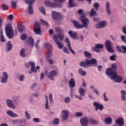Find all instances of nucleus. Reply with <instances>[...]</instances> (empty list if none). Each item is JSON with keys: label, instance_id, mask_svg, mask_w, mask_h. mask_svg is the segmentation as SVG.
<instances>
[{"label": "nucleus", "instance_id": "nucleus-27", "mask_svg": "<svg viewBox=\"0 0 126 126\" xmlns=\"http://www.w3.org/2000/svg\"><path fill=\"white\" fill-rule=\"evenodd\" d=\"M55 37H57V40L59 39L61 41H63V39H64V35L63 33H59L57 35H53V39L54 41H55Z\"/></svg>", "mask_w": 126, "mask_h": 126}, {"label": "nucleus", "instance_id": "nucleus-56", "mask_svg": "<svg viewBox=\"0 0 126 126\" xmlns=\"http://www.w3.org/2000/svg\"><path fill=\"white\" fill-rule=\"evenodd\" d=\"M47 63H49V64H54V61L52 59H48L46 60Z\"/></svg>", "mask_w": 126, "mask_h": 126}, {"label": "nucleus", "instance_id": "nucleus-52", "mask_svg": "<svg viewBox=\"0 0 126 126\" xmlns=\"http://www.w3.org/2000/svg\"><path fill=\"white\" fill-rule=\"evenodd\" d=\"M11 6L12 7H14L15 8H16L17 7V4L16 1H12L11 3Z\"/></svg>", "mask_w": 126, "mask_h": 126}, {"label": "nucleus", "instance_id": "nucleus-29", "mask_svg": "<svg viewBox=\"0 0 126 126\" xmlns=\"http://www.w3.org/2000/svg\"><path fill=\"white\" fill-rule=\"evenodd\" d=\"M6 114L11 118H17L18 117V115L16 114V113H13V111L11 110L7 111Z\"/></svg>", "mask_w": 126, "mask_h": 126}, {"label": "nucleus", "instance_id": "nucleus-15", "mask_svg": "<svg viewBox=\"0 0 126 126\" xmlns=\"http://www.w3.org/2000/svg\"><path fill=\"white\" fill-rule=\"evenodd\" d=\"M7 80H8V74L6 72H3L1 78L0 82L3 84L7 83Z\"/></svg>", "mask_w": 126, "mask_h": 126}, {"label": "nucleus", "instance_id": "nucleus-53", "mask_svg": "<svg viewBox=\"0 0 126 126\" xmlns=\"http://www.w3.org/2000/svg\"><path fill=\"white\" fill-rule=\"evenodd\" d=\"M1 33H2V34L0 36V41L1 42L4 43V42H5L4 36H3V35H2V32H1Z\"/></svg>", "mask_w": 126, "mask_h": 126}, {"label": "nucleus", "instance_id": "nucleus-1", "mask_svg": "<svg viewBox=\"0 0 126 126\" xmlns=\"http://www.w3.org/2000/svg\"><path fill=\"white\" fill-rule=\"evenodd\" d=\"M80 66L81 67L88 68L89 66H96L97 60L93 58L91 60L86 59L85 61H81L80 62Z\"/></svg>", "mask_w": 126, "mask_h": 126}, {"label": "nucleus", "instance_id": "nucleus-17", "mask_svg": "<svg viewBox=\"0 0 126 126\" xmlns=\"http://www.w3.org/2000/svg\"><path fill=\"white\" fill-rule=\"evenodd\" d=\"M52 16L54 20H60L61 13L56 11H53Z\"/></svg>", "mask_w": 126, "mask_h": 126}, {"label": "nucleus", "instance_id": "nucleus-31", "mask_svg": "<svg viewBox=\"0 0 126 126\" xmlns=\"http://www.w3.org/2000/svg\"><path fill=\"white\" fill-rule=\"evenodd\" d=\"M68 83L70 88H74L75 87V80L74 78H71Z\"/></svg>", "mask_w": 126, "mask_h": 126}, {"label": "nucleus", "instance_id": "nucleus-22", "mask_svg": "<svg viewBox=\"0 0 126 126\" xmlns=\"http://www.w3.org/2000/svg\"><path fill=\"white\" fill-rule=\"evenodd\" d=\"M72 23L74 24V27L77 29H82L83 28V25L79 24V22L76 20H73Z\"/></svg>", "mask_w": 126, "mask_h": 126}, {"label": "nucleus", "instance_id": "nucleus-44", "mask_svg": "<svg viewBox=\"0 0 126 126\" xmlns=\"http://www.w3.org/2000/svg\"><path fill=\"white\" fill-rule=\"evenodd\" d=\"M27 39V35L26 33H23L21 36V40H22L23 41H25Z\"/></svg>", "mask_w": 126, "mask_h": 126}, {"label": "nucleus", "instance_id": "nucleus-16", "mask_svg": "<svg viewBox=\"0 0 126 126\" xmlns=\"http://www.w3.org/2000/svg\"><path fill=\"white\" fill-rule=\"evenodd\" d=\"M65 42L68 44L67 47L68 48L69 51H70V53L73 54L74 56H75V52H74V50H72V48H71V46L70 45V41L69 40V39H68V37L65 38Z\"/></svg>", "mask_w": 126, "mask_h": 126}, {"label": "nucleus", "instance_id": "nucleus-48", "mask_svg": "<svg viewBox=\"0 0 126 126\" xmlns=\"http://www.w3.org/2000/svg\"><path fill=\"white\" fill-rule=\"evenodd\" d=\"M99 4L98 2H95L94 4V7L95 10H98L99 9Z\"/></svg>", "mask_w": 126, "mask_h": 126}, {"label": "nucleus", "instance_id": "nucleus-4", "mask_svg": "<svg viewBox=\"0 0 126 126\" xmlns=\"http://www.w3.org/2000/svg\"><path fill=\"white\" fill-rule=\"evenodd\" d=\"M45 76L48 77L49 79H51V80H55V78H54V76H58V75H59L58 72H57V71L56 70L51 71L50 72V73L48 71H45Z\"/></svg>", "mask_w": 126, "mask_h": 126}, {"label": "nucleus", "instance_id": "nucleus-6", "mask_svg": "<svg viewBox=\"0 0 126 126\" xmlns=\"http://www.w3.org/2000/svg\"><path fill=\"white\" fill-rule=\"evenodd\" d=\"M33 32L37 35H41V25L37 22H35L33 25Z\"/></svg>", "mask_w": 126, "mask_h": 126}, {"label": "nucleus", "instance_id": "nucleus-54", "mask_svg": "<svg viewBox=\"0 0 126 126\" xmlns=\"http://www.w3.org/2000/svg\"><path fill=\"white\" fill-rule=\"evenodd\" d=\"M25 116H26V118H27V120H30V115L29 114H28V112H27V111H25Z\"/></svg>", "mask_w": 126, "mask_h": 126}, {"label": "nucleus", "instance_id": "nucleus-7", "mask_svg": "<svg viewBox=\"0 0 126 126\" xmlns=\"http://www.w3.org/2000/svg\"><path fill=\"white\" fill-rule=\"evenodd\" d=\"M44 3L46 5L50 6V7H62V6H63V5L58 2H55L50 1H45Z\"/></svg>", "mask_w": 126, "mask_h": 126}, {"label": "nucleus", "instance_id": "nucleus-58", "mask_svg": "<svg viewBox=\"0 0 126 126\" xmlns=\"http://www.w3.org/2000/svg\"><path fill=\"white\" fill-rule=\"evenodd\" d=\"M24 80V75L22 74L19 77V81H23Z\"/></svg>", "mask_w": 126, "mask_h": 126}, {"label": "nucleus", "instance_id": "nucleus-55", "mask_svg": "<svg viewBox=\"0 0 126 126\" xmlns=\"http://www.w3.org/2000/svg\"><path fill=\"white\" fill-rule=\"evenodd\" d=\"M64 102L66 103H69V102H70V97H66L64 99Z\"/></svg>", "mask_w": 126, "mask_h": 126}, {"label": "nucleus", "instance_id": "nucleus-13", "mask_svg": "<svg viewBox=\"0 0 126 126\" xmlns=\"http://www.w3.org/2000/svg\"><path fill=\"white\" fill-rule=\"evenodd\" d=\"M26 44L28 46H31L32 48H34V46H35V40L32 36H30L29 39L26 41Z\"/></svg>", "mask_w": 126, "mask_h": 126}, {"label": "nucleus", "instance_id": "nucleus-40", "mask_svg": "<svg viewBox=\"0 0 126 126\" xmlns=\"http://www.w3.org/2000/svg\"><path fill=\"white\" fill-rule=\"evenodd\" d=\"M96 12L94 10V8H92L90 12V16H95L96 15Z\"/></svg>", "mask_w": 126, "mask_h": 126}, {"label": "nucleus", "instance_id": "nucleus-3", "mask_svg": "<svg viewBox=\"0 0 126 126\" xmlns=\"http://www.w3.org/2000/svg\"><path fill=\"white\" fill-rule=\"evenodd\" d=\"M117 69H118V66L117 64L113 63L111 65V67H108L106 69L105 73L108 76L113 75V73H118L117 72Z\"/></svg>", "mask_w": 126, "mask_h": 126}, {"label": "nucleus", "instance_id": "nucleus-60", "mask_svg": "<svg viewBox=\"0 0 126 126\" xmlns=\"http://www.w3.org/2000/svg\"><path fill=\"white\" fill-rule=\"evenodd\" d=\"M33 122H34V123H39L40 122V119H39V118H33Z\"/></svg>", "mask_w": 126, "mask_h": 126}, {"label": "nucleus", "instance_id": "nucleus-28", "mask_svg": "<svg viewBox=\"0 0 126 126\" xmlns=\"http://www.w3.org/2000/svg\"><path fill=\"white\" fill-rule=\"evenodd\" d=\"M54 38V42L56 45H58L59 49H63V44L60 43V40L57 39L56 36H55Z\"/></svg>", "mask_w": 126, "mask_h": 126}, {"label": "nucleus", "instance_id": "nucleus-30", "mask_svg": "<svg viewBox=\"0 0 126 126\" xmlns=\"http://www.w3.org/2000/svg\"><path fill=\"white\" fill-rule=\"evenodd\" d=\"M116 125H119V126H124V121L122 118H118L116 121Z\"/></svg>", "mask_w": 126, "mask_h": 126}, {"label": "nucleus", "instance_id": "nucleus-14", "mask_svg": "<svg viewBox=\"0 0 126 126\" xmlns=\"http://www.w3.org/2000/svg\"><path fill=\"white\" fill-rule=\"evenodd\" d=\"M107 26V22L106 21H102L98 24H96L95 25L96 29H102V28H105Z\"/></svg>", "mask_w": 126, "mask_h": 126}, {"label": "nucleus", "instance_id": "nucleus-19", "mask_svg": "<svg viewBox=\"0 0 126 126\" xmlns=\"http://www.w3.org/2000/svg\"><path fill=\"white\" fill-rule=\"evenodd\" d=\"M80 122L82 126H88V118L86 116L81 119Z\"/></svg>", "mask_w": 126, "mask_h": 126}, {"label": "nucleus", "instance_id": "nucleus-34", "mask_svg": "<svg viewBox=\"0 0 126 126\" xmlns=\"http://www.w3.org/2000/svg\"><path fill=\"white\" fill-rule=\"evenodd\" d=\"M55 30L56 31V33H58V34H62L63 33V30L60 27L56 28Z\"/></svg>", "mask_w": 126, "mask_h": 126}, {"label": "nucleus", "instance_id": "nucleus-59", "mask_svg": "<svg viewBox=\"0 0 126 126\" xmlns=\"http://www.w3.org/2000/svg\"><path fill=\"white\" fill-rule=\"evenodd\" d=\"M49 100L50 101V102L52 103L53 102V94H49Z\"/></svg>", "mask_w": 126, "mask_h": 126}, {"label": "nucleus", "instance_id": "nucleus-43", "mask_svg": "<svg viewBox=\"0 0 126 126\" xmlns=\"http://www.w3.org/2000/svg\"><path fill=\"white\" fill-rule=\"evenodd\" d=\"M52 51H49L48 53L46 54V60H49L50 59H51V58H52V55L51 54Z\"/></svg>", "mask_w": 126, "mask_h": 126}, {"label": "nucleus", "instance_id": "nucleus-32", "mask_svg": "<svg viewBox=\"0 0 126 126\" xmlns=\"http://www.w3.org/2000/svg\"><path fill=\"white\" fill-rule=\"evenodd\" d=\"M20 56L22 57V58H26L27 55L25 54V49L22 48L20 51Z\"/></svg>", "mask_w": 126, "mask_h": 126}, {"label": "nucleus", "instance_id": "nucleus-35", "mask_svg": "<svg viewBox=\"0 0 126 126\" xmlns=\"http://www.w3.org/2000/svg\"><path fill=\"white\" fill-rule=\"evenodd\" d=\"M79 93L80 96H85V90L82 88H80L79 89Z\"/></svg>", "mask_w": 126, "mask_h": 126}, {"label": "nucleus", "instance_id": "nucleus-2", "mask_svg": "<svg viewBox=\"0 0 126 126\" xmlns=\"http://www.w3.org/2000/svg\"><path fill=\"white\" fill-rule=\"evenodd\" d=\"M5 31L6 32V35L7 37L9 38V39H12V38H13V36H14V32L11 24H8L6 25Z\"/></svg>", "mask_w": 126, "mask_h": 126}, {"label": "nucleus", "instance_id": "nucleus-46", "mask_svg": "<svg viewBox=\"0 0 126 126\" xmlns=\"http://www.w3.org/2000/svg\"><path fill=\"white\" fill-rule=\"evenodd\" d=\"M54 125H59L60 124V119L59 118H55L53 122Z\"/></svg>", "mask_w": 126, "mask_h": 126}, {"label": "nucleus", "instance_id": "nucleus-50", "mask_svg": "<svg viewBox=\"0 0 126 126\" xmlns=\"http://www.w3.org/2000/svg\"><path fill=\"white\" fill-rule=\"evenodd\" d=\"M39 11L40 12L42 13L43 14H46V11H45V8L44 7H41L39 8Z\"/></svg>", "mask_w": 126, "mask_h": 126}, {"label": "nucleus", "instance_id": "nucleus-26", "mask_svg": "<svg viewBox=\"0 0 126 126\" xmlns=\"http://www.w3.org/2000/svg\"><path fill=\"white\" fill-rule=\"evenodd\" d=\"M13 48V46L11 43V41H8V42L6 44V52H9V51H11Z\"/></svg>", "mask_w": 126, "mask_h": 126}, {"label": "nucleus", "instance_id": "nucleus-9", "mask_svg": "<svg viewBox=\"0 0 126 126\" xmlns=\"http://www.w3.org/2000/svg\"><path fill=\"white\" fill-rule=\"evenodd\" d=\"M81 21L82 23L83 28H88V24H89V19L83 15L80 17Z\"/></svg>", "mask_w": 126, "mask_h": 126}, {"label": "nucleus", "instance_id": "nucleus-11", "mask_svg": "<svg viewBox=\"0 0 126 126\" xmlns=\"http://www.w3.org/2000/svg\"><path fill=\"white\" fill-rule=\"evenodd\" d=\"M104 45L101 43H98L94 45V47H92V50L93 52H96V53H100V50L99 49H103Z\"/></svg>", "mask_w": 126, "mask_h": 126}, {"label": "nucleus", "instance_id": "nucleus-5", "mask_svg": "<svg viewBox=\"0 0 126 126\" xmlns=\"http://www.w3.org/2000/svg\"><path fill=\"white\" fill-rule=\"evenodd\" d=\"M111 80H116V82L121 83L123 81V77L118 75V73H113L112 75L109 76Z\"/></svg>", "mask_w": 126, "mask_h": 126}, {"label": "nucleus", "instance_id": "nucleus-63", "mask_svg": "<svg viewBox=\"0 0 126 126\" xmlns=\"http://www.w3.org/2000/svg\"><path fill=\"white\" fill-rule=\"evenodd\" d=\"M103 98H104V101H109V98H107V97H106V93H104L103 94Z\"/></svg>", "mask_w": 126, "mask_h": 126}, {"label": "nucleus", "instance_id": "nucleus-38", "mask_svg": "<svg viewBox=\"0 0 126 126\" xmlns=\"http://www.w3.org/2000/svg\"><path fill=\"white\" fill-rule=\"evenodd\" d=\"M78 72L79 74H81L82 76H85V75H86V71L83 70L82 68L79 69Z\"/></svg>", "mask_w": 126, "mask_h": 126}, {"label": "nucleus", "instance_id": "nucleus-20", "mask_svg": "<svg viewBox=\"0 0 126 126\" xmlns=\"http://www.w3.org/2000/svg\"><path fill=\"white\" fill-rule=\"evenodd\" d=\"M116 50L118 51V52H121V53H123L124 54H126V46H125L124 45L121 46L120 47L119 45H116Z\"/></svg>", "mask_w": 126, "mask_h": 126}, {"label": "nucleus", "instance_id": "nucleus-25", "mask_svg": "<svg viewBox=\"0 0 126 126\" xmlns=\"http://www.w3.org/2000/svg\"><path fill=\"white\" fill-rule=\"evenodd\" d=\"M29 64L31 66V71H30L29 73V74H32L35 71V63L32 61H31L29 63Z\"/></svg>", "mask_w": 126, "mask_h": 126}, {"label": "nucleus", "instance_id": "nucleus-41", "mask_svg": "<svg viewBox=\"0 0 126 126\" xmlns=\"http://www.w3.org/2000/svg\"><path fill=\"white\" fill-rule=\"evenodd\" d=\"M68 4V7H69L70 8L71 7H74V6H75L74 4L73 3V0H69Z\"/></svg>", "mask_w": 126, "mask_h": 126}, {"label": "nucleus", "instance_id": "nucleus-51", "mask_svg": "<svg viewBox=\"0 0 126 126\" xmlns=\"http://www.w3.org/2000/svg\"><path fill=\"white\" fill-rule=\"evenodd\" d=\"M1 7H2V10L5 11V10H7V9H8V7H7V6L4 4L2 5Z\"/></svg>", "mask_w": 126, "mask_h": 126}, {"label": "nucleus", "instance_id": "nucleus-57", "mask_svg": "<svg viewBox=\"0 0 126 126\" xmlns=\"http://www.w3.org/2000/svg\"><path fill=\"white\" fill-rule=\"evenodd\" d=\"M121 40H122V41L126 44V36L125 35L121 36Z\"/></svg>", "mask_w": 126, "mask_h": 126}, {"label": "nucleus", "instance_id": "nucleus-64", "mask_svg": "<svg viewBox=\"0 0 126 126\" xmlns=\"http://www.w3.org/2000/svg\"><path fill=\"white\" fill-rule=\"evenodd\" d=\"M122 31L123 33H124V34H126V26H124L122 28Z\"/></svg>", "mask_w": 126, "mask_h": 126}, {"label": "nucleus", "instance_id": "nucleus-12", "mask_svg": "<svg viewBox=\"0 0 126 126\" xmlns=\"http://www.w3.org/2000/svg\"><path fill=\"white\" fill-rule=\"evenodd\" d=\"M93 105L94 106L95 112H97L98 110H99V111H103L104 110V105L96 101L94 102Z\"/></svg>", "mask_w": 126, "mask_h": 126}, {"label": "nucleus", "instance_id": "nucleus-37", "mask_svg": "<svg viewBox=\"0 0 126 126\" xmlns=\"http://www.w3.org/2000/svg\"><path fill=\"white\" fill-rule=\"evenodd\" d=\"M121 98L122 100L125 101L126 100V91H121Z\"/></svg>", "mask_w": 126, "mask_h": 126}, {"label": "nucleus", "instance_id": "nucleus-21", "mask_svg": "<svg viewBox=\"0 0 126 126\" xmlns=\"http://www.w3.org/2000/svg\"><path fill=\"white\" fill-rule=\"evenodd\" d=\"M105 10L108 15L112 13V10H111V4L109 1L106 2L105 3Z\"/></svg>", "mask_w": 126, "mask_h": 126}, {"label": "nucleus", "instance_id": "nucleus-61", "mask_svg": "<svg viewBox=\"0 0 126 126\" xmlns=\"http://www.w3.org/2000/svg\"><path fill=\"white\" fill-rule=\"evenodd\" d=\"M63 52L64 53H66V54H69V51H68V50H67L66 47H64Z\"/></svg>", "mask_w": 126, "mask_h": 126}, {"label": "nucleus", "instance_id": "nucleus-49", "mask_svg": "<svg viewBox=\"0 0 126 126\" xmlns=\"http://www.w3.org/2000/svg\"><path fill=\"white\" fill-rule=\"evenodd\" d=\"M117 57V56H116V55L113 54L112 56H111L109 58L110 61H116V58Z\"/></svg>", "mask_w": 126, "mask_h": 126}, {"label": "nucleus", "instance_id": "nucleus-62", "mask_svg": "<svg viewBox=\"0 0 126 126\" xmlns=\"http://www.w3.org/2000/svg\"><path fill=\"white\" fill-rule=\"evenodd\" d=\"M37 85V83H33L32 86L31 87V89H32V90H33V89H34V88Z\"/></svg>", "mask_w": 126, "mask_h": 126}, {"label": "nucleus", "instance_id": "nucleus-10", "mask_svg": "<svg viewBox=\"0 0 126 126\" xmlns=\"http://www.w3.org/2000/svg\"><path fill=\"white\" fill-rule=\"evenodd\" d=\"M105 48L109 53H114V50L112 48L111 41L106 40L105 42Z\"/></svg>", "mask_w": 126, "mask_h": 126}, {"label": "nucleus", "instance_id": "nucleus-8", "mask_svg": "<svg viewBox=\"0 0 126 126\" xmlns=\"http://www.w3.org/2000/svg\"><path fill=\"white\" fill-rule=\"evenodd\" d=\"M35 0H25L26 3L29 4L28 6V11L29 14H33V8L32 4L35 2Z\"/></svg>", "mask_w": 126, "mask_h": 126}, {"label": "nucleus", "instance_id": "nucleus-47", "mask_svg": "<svg viewBox=\"0 0 126 126\" xmlns=\"http://www.w3.org/2000/svg\"><path fill=\"white\" fill-rule=\"evenodd\" d=\"M90 122L91 124H92V125H97L98 124V122L93 119H90Z\"/></svg>", "mask_w": 126, "mask_h": 126}, {"label": "nucleus", "instance_id": "nucleus-42", "mask_svg": "<svg viewBox=\"0 0 126 126\" xmlns=\"http://www.w3.org/2000/svg\"><path fill=\"white\" fill-rule=\"evenodd\" d=\"M83 53L85 55V58H91V57H92V54L90 52L87 51H84Z\"/></svg>", "mask_w": 126, "mask_h": 126}, {"label": "nucleus", "instance_id": "nucleus-36", "mask_svg": "<svg viewBox=\"0 0 126 126\" xmlns=\"http://www.w3.org/2000/svg\"><path fill=\"white\" fill-rule=\"evenodd\" d=\"M18 29L19 31V32H20V33H22V32H23V31H24L25 30V27L20 25L18 27Z\"/></svg>", "mask_w": 126, "mask_h": 126}, {"label": "nucleus", "instance_id": "nucleus-18", "mask_svg": "<svg viewBox=\"0 0 126 126\" xmlns=\"http://www.w3.org/2000/svg\"><path fill=\"white\" fill-rule=\"evenodd\" d=\"M68 119V113L66 110H63L62 111V114L61 115V120L63 122L66 121Z\"/></svg>", "mask_w": 126, "mask_h": 126}, {"label": "nucleus", "instance_id": "nucleus-23", "mask_svg": "<svg viewBox=\"0 0 126 126\" xmlns=\"http://www.w3.org/2000/svg\"><path fill=\"white\" fill-rule=\"evenodd\" d=\"M6 104L9 108L11 109H15V105L13 104V101L10 99H7L6 101Z\"/></svg>", "mask_w": 126, "mask_h": 126}, {"label": "nucleus", "instance_id": "nucleus-33", "mask_svg": "<svg viewBox=\"0 0 126 126\" xmlns=\"http://www.w3.org/2000/svg\"><path fill=\"white\" fill-rule=\"evenodd\" d=\"M106 125H111L113 122V119L111 117L106 118L105 119Z\"/></svg>", "mask_w": 126, "mask_h": 126}, {"label": "nucleus", "instance_id": "nucleus-24", "mask_svg": "<svg viewBox=\"0 0 126 126\" xmlns=\"http://www.w3.org/2000/svg\"><path fill=\"white\" fill-rule=\"evenodd\" d=\"M68 34L71 39H76V38H77V32H73L72 31H69Z\"/></svg>", "mask_w": 126, "mask_h": 126}, {"label": "nucleus", "instance_id": "nucleus-39", "mask_svg": "<svg viewBox=\"0 0 126 126\" xmlns=\"http://www.w3.org/2000/svg\"><path fill=\"white\" fill-rule=\"evenodd\" d=\"M40 21L42 25H44L46 27H49V23L47 21L43 20V19H41Z\"/></svg>", "mask_w": 126, "mask_h": 126}, {"label": "nucleus", "instance_id": "nucleus-45", "mask_svg": "<svg viewBox=\"0 0 126 126\" xmlns=\"http://www.w3.org/2000/svg\"><path fill=\"white\" fill-rule=\"evenodd\" d=\"M75 116L77 118H80L83 116V113L81 112H76L75 113Z\"/></svg>", "mask_w": 126, "mask_h": 126}]
</instances>
